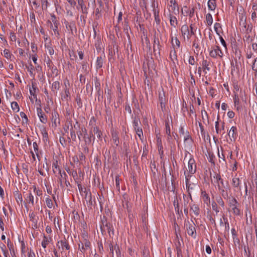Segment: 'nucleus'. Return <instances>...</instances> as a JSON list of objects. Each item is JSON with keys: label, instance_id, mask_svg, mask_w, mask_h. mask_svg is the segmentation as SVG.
<instances>
[{"label": "nucleus", "instance_id": "nucleus-1", "mask_svg": "<svg viewBox=\"0 0 257 257\" xmlns=\"http://www.w3.org/2000/svg\"><path fill=\"white\" fill-rule=\"evenodd\" d=\"M102 133L97 126L92 127L90 132L89 136L86 137L85 143L87 144H90L92 141L94 142L96 138L97 141H102Z\"/></svg>", "mask_w": 257, "mask_h": 257}, {"label": "nucleus", "instance_id": "nucleus-2", "mask_svg": "<svg viewBox=\"0 0 257 257\" xmlns=\"http://www.w3.org/2000/svg\"><path fill=\"white\" fill-rule=\"evenodd\" d=\"M187 171H188L189 174L186 175L185 172L184 173V174L185 175L186 187L189 188V181L188 177L189 176H191V175L194 174L196 172V165L195 164V160H194V159L191 158L188 161Z\"/></svg>", "mask_w": 257, "mask_h": 257}, {"label": "nucleus", "instance_id": "nucleus-3", "mask_svg": "<svg viewBox=\"0 0 257 257\" xmlns=\"http://www.w3.org/2000/svg\"><path fill=\"white\" fill-rule=\"evenodd\" d=\"M209 55L210 57L216 58L217 57L221 58L223 55V53L220 50V48L218 46H215L212 47L209 51Z\"/></svg>", "mask_w": 257, "mask_h": 257}, {"label": "nucleus", "instance_id": "nucleus-4", "mask_svg": "<svg viewBox=\"0 0 257 257\" xmlns=\"http://www.w3.org/2000/svg\"><path fill=\"white\" fill-rule=\"evenodd\" d=\"M238 203L235 198H231L229 199V206L231 208L234 214L238 215L240 214V210L238 208Z\"/></svg>", "mask_w": 257, "mask_h": 257}, {"label": "nucleus", "instance_id": "nucleus-5", "mask_svg": "<svg viewBox=\"0 0 257 257\" xmlns=\"http://www.w3.org/2000/svg\"><path fill=\"white\" fill-rule=\"evenodd\" d=\"M186 226L188 234L195 238L196 237V232L195 223L192 221L191 222H188Z\"/></svg>", "mask_w": 257, "mask_h": 257}, {"label": "nucleus", "instance_id": "nucleus-6", "mask_svg": "<svg viewBox=\"0 0 257 257\" xmlns=\"http://www.w3.org/2000/svg\"><path fill=\"white\" fill-rule=\"evenodd\" d=\"M57 246L58 247L59 250H64V249L69 250L70 248L69 245L65 239L58 241L57 244Z\"/></svg>", "mask_w": 257, "mask_h": 257}, {"label": "nucleus", "instance_id": "nucleus-7", "mask_svg": "<svg viewBox=\"0 0 257 257\" xmlns=\"http://www.w3.org/2000/svg\"><path fill=\"white\" fill-rule=\"evenodd\" d=\"M159 99L162 111L165 109L166 98L164 91L160 92L159 94Z\"/></svg>", "mask_w": 257, "mask_h": 257}, {"label": "nucleus", "instance_id": "nucleus-8", "mask_svg": "<svg viewBox=\"0 0 257 257\" xmlns=\"http://www.w3.org/2000/svg\"><path fill=\"white\" fill-rule=\"evenodd\" d=\"M213 178L215 179L214 182L217 184L218 188H225L223 181L219 175L216 174L213 176Z\"/></svg>", "mask_w": 257, "mask_h": 257}, {"label": "nucleus", "instance_id": "nucleus-9", "mask_svg": "<svg viewBox=\"0 0 257 257\" xmlns=\"http://www.w3.org/2000/svg\"><path fill=\"white\" fill-rule=\"evenodd\" d=\"M228 135L231 141H235L237 137L236 127L235 126H232L230 129Z\"/></svg>", "mask_w": 257, "mask_h": 257}, {"label": "nucleus", "instance_id": "nucleus-10", "mask_svg": "<svg viewBox=\"0 0 257 257\" xmlns=\"http://www.w3.org/2000/svg\"><path fill=\"white\" fill-rule=\"evenodd\" d=\"M29 91L31 95V96L30 97V99L31 102H34V99H37V96L36 95V87L34 84L32 83V87L30 88Z\"/></svg>", "mask_w": 257, "mask_h": 257}, {"label": "nucleus", "instance_id": "nucleus-11", "mask_svg": "<svg viewBox=\"0 0 257 257\" xmlns=\"http://www.w3.org/2000/svg\"><path fill=\"white\" fill-rule=\"evenodd\" d=\"M181 31L182 36H183L184 37L186 36L187 39H189L190 32L189 31L188 26L186 25H183L181 27Z\"/></svg>", "mask_w": 257, "mask_h": 257}, {"label": "nucleus", "instance_id": "nucleus-12", "mask_svg": "<svg viewBox=\"0 0 257 257\" xmlns=\"http://www.w3.org/2000/svg\"><path fill=\"white\" fill-rule=\"evenodd\" d=\"M210 64V61L207 60V59H203L202 61V69L204 71V72L206 74L207 73V71H210V68L209 67V65Z\"/></svg>", "mask_w": 257, "mask_h": 257}, {"label": "nucleus", "instance_id": "nucleus-13", "mask_svg": "<svg viewBox=\"0 0 257 257\" xmlns=\"http://www.w3.org/2000/svg\"><path fill=\"white\" fill-rule=\"evenodd\" d=\"M30 220L32 222V226L33 228H37L38 227L37 222L38 217H36L34 213L30 214Z\"/></svg>", "mask_w": 257, "mask_h": 257}, {"label": "nucleus", "instance_id": "nucleus-14", "mask_svg": "<svg viewBox=\"0 0 257 257\" xmlns=\"http://www.w3.org/2000/svg\"><path fill=\"white\" fill-rule=\"evenodd\" d=\"M170 7L175 14L179 13V7L175 0H170Z\"/></svg>", "mask_w": 257, "mask_h": 257}, {"label": "nucleus", "instance_id": "nucleus-15", "mask_svg": "<svg viewBox=\"0 0 257 257\" xmlns=\"http://www.w3.org/2000/svg\"><path fill=\"white\" fill-rule=\"evenodd\" d=\"M190 211L194 213V215L197 216L199 215L200 210L198 205L193 204L190 207Z\"/></svg>", "mask_w": 257, "mask_h": 257}, {"label": "nucleus", "instance_id": "nucleus-16", "mask_svg": "<svg viewBox=\"0 0 257 257\" xmlns=\"http://www.w3.org/2000/svg\"><path fill=\"white\" fill-rule=\"evenodd\" d=\"M169 18H170V25L172 27L176 28V26H177V24H178V21L177 20V18H176V17H175L174 16H173L171 14H170Z\"/></svg>", "mask_w": 257, "mask_h": 257}, {"label": "nucleus", "instance_id": "nucleus-17", "mask_svg": "<svg viewBox=\"0 0 257 257\" xmlns=\"http://www.w3.org/2000/svg\"><path fill=\"white\" fill-rule=\"evenodd\" d=\"M112 134V139L113 142V143L117 146L119 144V140H118V134L116 132L112 131L111 133Z\"/></svg>", "mask_w": 257, "mask_h": 257}, {"label": "nucleus", "instance_id": "nucleus-18", "mask_svg": "<svg viewBox=\"0 0 257 257\" xmlns=\"http://www.w3.org/2000/svg\"><path fill=\"white\" fill-rule=\"evenodd\" d=\"M216 0H209L208 2V7L211 11L215 10L216 8Z\"/></svg>", "mask_w": 257, "mask_h": 257}, {"label": "nucleus", "instance_id": "nucleus-19", "mask_svg": "<svg viewBox=\"0 0 257 257\" xmlns=\"http://www.w3.org/2000/svg\"><path fill=\"white\" fill-rule=\"evenodd\" d=\"M26 200L28 203H31L32 205H34V198L31 192H29L27 194Z\"/></svg>", "mask_w": 257, "mask_h": 257}, {"label": "nucleus", "instance_id": "nucleus-20", "mask_svg": "<svg viewBox=\"0 0 257 257\" xmlns=\"http://www.w3.org/2000/svg\"><path fill=\"white\" fill-rule=\"evenodd\" d=\"M205 19L207 24L210 26L213 23V18L212 15L209 13L207 14L206 15Z\"/></svg>", "mask_w": 257, "mask_h": 257}, {"label": "nucleus", "instance_id": "nucleus-21", "mask_svg": "<svg viewBox=\"0 0 257 257\" xmlns=\"http://www.w3.org/2000/svg\"><path fill=\"white\" fill-rule=\"evenodd\" d=\"M172 44L174 48L177 47V48L180 47V42L177 37L172 38Z\"/></svg>", "mask_w": 257, "mask_h": 257}, {"label": "nucleus", "instance_id": "nucleus-22", "mask_svg": "<svg viewBox=\"0 0 257 257\" xmlns=\"http://www.w3.org/2000/svg\"><path fill=\"white\" fill-rule=\"evenodd\" d=\"M252 9L254 11L251 13V19L254 20L257 17V5L254 4L252 5Z\"/></svg>", "mask_w": 257, "mask_h": 257}, {"label": "nucleus", "instance_id": "nucleus-23", "mask_svg": "<svg viewBox=\"0 0 257 257\" xmlns=\"http://www.w3.org/2000/svg\"><path fill=\"white\" fill-rule=\"evenodd\" d=\"M53 170L54 173H56L57 171L58 172V173H61V170L58 165V161H55L53 162L52 165Z\"/></svg>", "mask_w": 257, "mask_h": 257}, {"label": "nucleus", "instance_id": "nucleus-24", "mask_svg": "<svg viewBox=\"0 0 257 257\" xmlns=\"http://www.w3.org/2000/svg\"><path fill=\"white\" fill-rule=\"evenodd\" d=\"M60 88V83L58 81H55L52 85V90L54 92L59 90Z\"/></svg>", "mask_w": 257, "mask_h": 257}, {"label": "nucleus", "instance_id": "nucleus-25", "mask_svg": "<svg viewBox=\"0 0 257 257\" xmlns=\"http://www.w3.org/2000/svg\"><path fill=\"white\" fill-rule=\"evenodd\" d=\"M218 190L219 191L220 193L221 194L222 196L226 198L228 197V193L227 191L225 190V188H218Z\"/></svg>", "mask_w": 257, "mask_h": 257}, {"label": "nucleus", "instance_id": "nucleus-26", "mask_svg": "<svg viewBox=\"0 0 257 257\" xmlns=\"http://www.w3.org/2000/svg\"><path fill=\"white\" fill-rule=\"evenodd\" d=\"M103 64V60L101 57H97L96 62V68H100L102 67Z\"/></svg>", "mask_w": 257, "mask_h": 257}, {"label": "nucleus", "instance_id": "nucleus-27", "mask_svg": "<svg viewBox=\"0 0 257 257\" xmlns=\"http://www.w3.org/2000/svg\"><path fill=\"white\" fill-rule=\"evenodd\" d=\"M12 109L15 112L19 111L20 108L19 105L17 102L14 101L11 103Z\"/></svg>", "mask_w": 257, "mask_h": 257}, {"label": "nucleus", "instance_id": "nucleus-28", "mask_svg": "<svg viewBox=\"0 0 257 257\" xmlns=\"http://www.w3.org/2000/svg\"><path fill=\"white\" fill-rule=\"evenodd\" d=\"M239 179L238 178L234 177L232 178V185L234 187H238L239 185Z\"/></svg>", "mask_w": 257, "mask_h": 257}, {"label": "nucleus", "instance_id": "nucleus-29", "mask_svg": "<svg viewBox=\"0 0 257 257\" xmlns=\"http://www.w3.org/2000/svg\"><path fill=\"white\" fill-rule=\"evenodd\" d=\"M141 124V121L140 119L137 117L134 118L133 121V126L135 129H136L137 127L139 128V125Z\"/></svg>", "mask_w": 257, "mask_h": 257}, {"label": "nucleus", "instance_id": "nucleus-30", "mask_svg": "<svg viewBox=\"0 0 257 257\" xmlns=\"http://www.w3.org/2000/svg\"><path fill=\"white\" fill-rule=\"evenodd\" d=\"M0 247L3 252V254L5 257H8V252L6 249V247L5 244L1 243V245H0Z\"/></svg>", "mask_w": 257, "mask_h": 257}, {"label": "nucleus", "instance_id": "nucleus-31", "mask_svg": "<svg viewBox=\"0 0 257 257\" xmlns=\"http://www.w3.org/2000/svg\"><path fill=\"white\" fill-rule=\"evenodd\" d=\"M49 242V239H48V238H47L46 236L44 235L43 240L42 242V246L44 248H46Z\"/></svg>", "mask_w": 257, "mask_h": 257}, {"label": "nucleus", "instance_id": "nucleus-32", "mask_svg": "<svg viewBox=\"0 0 257 257\" xmlns=\"http://www.w3.org/2000/svg\"><path fill=\"white\" fill-rule=\"evenodd\" d=\"M252 69L255 72V76L257 75V58L254 59L252 65Z\"/></svg>", "mask_w": 257, "mask_h": 257}, {"label": "nucleus", "instance_id": "nucleus-33", "mask_svg": "<svg viewBox=\"0 0 257 257\" xmlns=\"http://www.w3.org/2000/svg\"><path fill=\"white\" fill-rule=\"evenodd\" d=\"M214 30L216 32V34L218 36H220L219 29H221L220 24H219L218 23H215L214 26Z\"/></svg>", "mask_w": 257, "mask_h": 257}, {"label": "nucleus", "instance_id": "nucleus-34", "mask_svg": "<svg viewBox=\"0 0 257 257\" xmlns=\"http://www.w3.org/2000/svg\"><path fill=\"white\" fill-rule=\"evenodd\" d=\"M136 132V134L138 135L139 137L141 140H142V137L143 136V131L142 128H137L136 129H135Z\"/></svg>", "mask_w": 257, "mask_h": 257}, {"label": "nucleus", "instance_id": "nucleus-35", "mask_svg": "<svg viewBox=\"0 0 257 257\" xmlns=\"http://www.w3.org/2000/svg\"><path fill=\"white\" fill-rule=\"evenodd\" d=\"M160 43L158 39H155L154 41V50L155 51L157 49H159Z\"/></svg>", "mask_w": 257, "mask_h": 257}, {"label": "nucleus", "instance_id": "nucleus-36", "mask_svg": "<svg viewBox=\"0 0 257 257\" xmlns=\"http://www.w3.org/2000/svg\"><path fill=\"white\" fill-rule=\"evenodd\" d=\"M154 17H155V21H156L157 24H158V25L160 24V19L159 18L158 12H156V11L154 12Z\"/></svg>", "mask_w": 257, "mask_h": 257}, {"label": "nucleus", "instance_id": "nucleus-37", "mask_svg": "<svg viewBox=\"0 0 257 257\" xmlns=\"http://www.w3.org/2000/svg\"><path fill=\"white\" fill-rule=\"evenodd\" d=\"M46 203L49 208H51L53 207V202L50 198L47 197L46 198Z\"/></svg>", "mask_w": 257, "mask_h": 257}, {"label": "nucleus", "instance_id": "nucleus-38", "mask_svg": "<svg viewBox=\"0 0 257 257\" xmlns=\"http://www.w3.org/2000/svg\"><path fill=\"white\" fill-rule=\"evenodd\" d=\"M4 55L7 59H11L12 55L8 49L4 50Z\"/></svg>", "mask_w": 257, "mask_h": 257}, {"label": "nucleus", "instance_id": "nucleus-39", "mask_svg": "<svg viewBox=\"0 0 257 257\" xmlns=\"http://www.w3.org/2000/svg\"><path fill=\"white\" fill-rule=\"evenodd\" d=\"M11 255L14 257L15 255V251L12 244H8Z\"/></svg>", "mask_w": 257, "mask_h": 257}, {"label": "nucleus", "instance_id": "nucleus-40", "mask_svg": "<svg viewBox=\"0 0 257 257\" xmlns=\"http://www.w3.org/2000/svg\"><path fill=\"white\" fill-rule=\"evenodd\" d=\"M174 207H175V209L176 212L179 213V203L178 202V200H177V199L174 200Z\"/></svg>", "mask_w": 257, "mask_h": 257}, {"label": "nucleus", "instance_id": "nucleus-41", "mask_svg": "<svg viewBox=\"0 0 257 257\" xmlns=\"http://www.w3.org/2000/svg\"><path fill=\"white\" fill-rule=\"evenodd\" d=\"M211 205H212V208L213 210L215 211L216 213H217L219 212V210L218 209V208L217 207V204L215 202H212Z\"/></svg>", "mask_w": 257, "mask_h": 257}, {"label": "nucleus", "instance_id": "nucleus-42", "mask_svg": "<svg viewBox=\"0 0 257 257\" xmlns=\"http://www.w3.org/2000/svg\"><path fill=\"white\" fill-rule=\"evenodd\" d=\"M40 121L43 123H46L47 122V119L46 118V116L44 114L40 116L39 117Z\"/></svg>", "mask_w": 257, "mask_h": 257}, {"label": "nucleus", "instance_id": "nucleus-43", "mask_svg": "<svg viewBox=\"0 0 257 257\" xmlns=\"http://www.w3.org/2000/svg\"><path fill=\"white\" fill-rule=\"evenodd\" d=\"M234 103L235 106L238 105L239 103V99L238 96L236 94L234 95Z\"/></svg>", "mask_w": 257, "mask_h": 257}, {"label": "nucleus", "instance_id": "nucleus-44", "mask_svg": "<svg viewBox=\"0 0 257 257\" xmlns=\"http://www.w3.org/2000/svg\"><path fill=\"white\" fill-rule=\"evenodd\" d=\"M166 134L168 135H169V136H170V134H171L170 127L169 122H166Z\"/></svg>", "mask_w": 257, "mask_h": 257}, {"label": "nucleus", "instance_id": "nucleus-45", "mask_svg": "<svg viewBox=\"0 0 257 257\" xmlns=\"http://www.w3.org/2000/svg\"><path fill=\"white\" fill-rule=\"evenodd\" d=\"M50 23V27L53 30V31L55 33H57V34H58V31H57V24H55V25H54V26H53L52 23L51 22H49Z\"/></svg>", "mask_w": 257, "mask_h": 257}, {"label": "nucleus", "instance_id": "nucleus-46", "mask_svg": "<svg viewBox=\"0 0 257 257\" xmlns=\"http://www.w3.org/2000/svg\"><path fill=\"white\" fill-rule=\"evenodd\" d=\"M115 185L117 189L119 191L120 189V186H119V178L118 176L115 177Z\"/></svg>", "mask_w": 257, "mask_h": 257}, {"label": "nucleus", "instance_id": "nucleus-47", "mask_svg": "<svg viewBox=\"0 0 257 257\" xmlns=\"http://www.w3.org/2000/svg\"><path fill=\"white\" fill-rule=\"evenodd\" d=\"M216 201L219 205H220L222 207H224V201H223L221 197L217 198L216 199Z\"/></svg>", "mask_w": 257, "mask_h": 257}, {"label": "nucleus", "instance_id": "nucleus-48", "mask_svg": "<svg viewBox=\"0 0 257 257\" xmlns=\"http://www.w3.org/2000/svg\"><path fill=\"white\" fill-rule=\"evenodd\" d=\"M58 114L57 112H54L52 114V122L55 123H56V120L58 117Z\"/></svg>", "mask_w": 257, "mask_h": 257}, {"label": "nucleus", "instance_id": "nucleus-49", "mask_svg": "<svg viewBox=\"0 0 257 257\" xmlns=\"http://www.w3.org/2000/svg\"><path fill=\"white\" fill-rule=\"evenodd\" d=\"M28 71L30 72L31 75L33 74V71L34 70V67L32 64H30L29 66L26 67Z\"/></svg>", "mask_w": 257, "mask_h": 257}, {"label": "nucleus", "instance_id": "nucleus-50", "mask_svg": "<svg viewBox=\"0 0 257 257\" xmlns=\"http://www.w3.org/2000/svg\"><path fill=\"white\" fill-rule=\"evenodd\" d=\"M33 146L34 148V150L35 152V153H37L39 152V148L36 142H34L33 144Z\"/></svg>", "mask_w": 257, "mask_h": 257}, {"label": "nucleus", "instance_id": "nucleus-51", "mask_svg": "<svg viewBox=\"0 0 257 257\" xmlns=\"http://www.w3.org/2000/svg\"><path fill=\"white\" fill-rule=\"evenodd\" d=\"M47 0H42V9H46L47 8Z\"/></svg>", "mask_w": 257, "mask_h": 257}, {"label": "nucleus", "instance_id": "nucleus-52", "mask_svg": "<svg viewBox=\"0 0 257 257\" xmlns=\"http://www.w3.org/2000/svg\"><path fill=\"white\" fill-rule=\"evenodd\" d=\"M67 1L70 4V6L74 8L75 6L76 5V3L74 0H67Z\"/></svg>", "mask_w": 257, "mask_h": 257}, {"label": "nucleus", "instance_id": "nucleus-53", "mask_svg": "<svg viewBox=\"0 0 257 257\" xmlns=\"http://www.w3.org/2000/svg\"><path fill=\"white\" fill-rule=\"evenodd\" d=\"M59 174H60V177H61V178H59L60 183V185H62V179L63 178V177H65L66 176V174L64 172L62 174L61 173H59Z\"/></svg>", "mask_w": 257, "mask_h": 257}, {"label": "nucleus", "instance_id": "nucleus-54", "mask_svg": "<svg viewBox=\"0 0 257 257\" xmlns=\"http://www.w3.org/2000/svg\"><path fill=\"white\" fill-rule=\"evenodd\" d=\"M47 49L50 55H53L54 54V50L50 46H47Z\"/></svg>", "mask_w": 257, "mask_h": 257}, {"label": "nucleus", "instance_id": "nucleus-55", "mask_svg": "<svg viewBox=\"0 0 257 257\" xmlns=\"http://www.w3.org/2000/svg\"><path fill=\"white\" fill-rule=\"evenodd\" d=\"M227 116H228L229 118H232L234 116V113L232 111H229L227 112Z\"/></svg>", "mask_w": 257, "mask_h": 257}, {"label": "nucleus", "instance_id": "nucleus-56", "mask_svg": "<svg viewBox=\"0 0 257 257\" xmlns=\"http://www.w3.org/2000/svg\"><path fill=\"white\" fill-rule=\"evenodd\" d=\"M195 63V59L193 56H190L189 59V63L191 65H194Z\"/></svg>", "mask_w": 257, "mask_h": 257}, {"label": "nucleus", "instance_id": "nucleus-57", "mask_svg": "<svg viewBox=\"0 0 257 257\" xmlns=\"http://www.w3.org/2000/svg\"><path fill=\"white\" fill-rule=\"evenodd\" d=\"M215 129H216V132L217 134H218L220 132V130L219 128V122L218 121H216L215 122Z\"/></svg>", "mask_w": 257, "mask_h": 257}, {"label": "nucleus", "instance_id": "nucleus-58", "mask_svg": "<svg viewBox=\"0 0 257 257\" xmlns=\"http://www.w3.org/2000/svg\"><path fill=\"white\" fill-rule=\"evenodd\" d=\"M64 92H65V95L63 96V97L64 98H66L69 95V91L68 90V88H66V89H65Z\"/></svg>", "mask_w": 257, "mask_h": 257}, {"label": "nucleus", "instance_id": "nucleus-59", "mask_svg": "<svg viewBox=\"0 0 257 257\" xmlns=\"http://www.w3.org/2000/svg\"><path fill=\"white\" fill-rule=\"evenodd\" d=\"M219 38H220V42H221V44L224 47H226V43L224 41V40L223 39V38L219 36Z\"/></svg>", "mask_w": 257, "mask_h": 257}, {"label": "nucleus", "instance_id": "nucleus-60", "mask_svg": "<svg viewBox=\"0 0 257 257\" xmlns=\"http://www.w3.org/2000/svg\"><path fill=\"white\" fill-rule=\"evenodd\" d=\"M28 257H36L34 252L32 250H30L28 252Z\"/></svg>", "mask_w": 257, "mask_h": 257}, {"label": "nucleus", "instance_id": "nucleus-61", "mask_svg": "<svg viewBox=\"0 0 257 257\" xmlns=\"http://www.w3.org/2000/svg\"><path fill=\"white\" fill-rule=\"evenodd\" d=\"M37 114L38 116L39 117L41 115H42L44 114V113L42 112V110L40 108H37Z\"/></svg>", "mask_w": 257, "mask_h": 257}, {"label": "nucleus", "instance_id": "nucleus-62", "mask_svg": "<svg viewBox=\"0 0 257 257\" xmlns=\"http://www.w3.org/2000/svg\"><path fill=\"white\" fill-rule=\"evenodd\" d=\"M37 114L38 116L39 117L41 115H42L44 114V113L42 112V110L40 108H37Z\"/></svg>", "mask_w": 257, "mask_h": 257}, {"label": "nucleus", "instance_id": "nucleus-63", "mask_svg": "<svg viewBox=\"0 0 257 257\" xmlns=\"http://www.w3.org/2000/svg\"><path fill=\"white\" fill-rule=\"evenodd\" d=\"M37 114L38 116L39 117L41 115H42L44 114V113L42 112V110L40 108H37Z\"/></svg>", "mask_w": 257, "mask_h": 257}, {"label": "nucleus", "instance_id": "nucleus-64", "mask_svg": "<svg viewBox=\"0 0 257 257\" xmlns=\"http://www.w3.org/2000/svg\"><path fill=\"white\" fill-rule=\"evenodd\" d=\"M183 136L184 137V140L185 142H186V141L189 140L190 136L188 134L186 133V134H185Z\"/></svg>", "mask_w": 257, "mask_h": 257}]
</instances>
